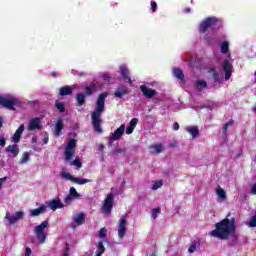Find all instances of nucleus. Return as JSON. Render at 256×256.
<instances>
[{
  "label": "nucleus",
  "instance_id": "39448f33",
  "mask_svg": "<svg viewBox=\"0 0 256 256\" xmlns=\"http://www.w3.org/2000/svg\"><path fill=\"white\" fill-rule=\"evenodd\" d=\"M19 99L16 97L7 98L3 95H0V105L4 107V109H9V111H15V107L19 105Z\"/></svg>",
  "mask_w": 256,
  "mask_h": 256
},
{
  "label": "nucleus",
  "instance_id": "5701e85b",
  "mask_svg": "<svg viewBox=\"0 0 256 256\" xmlns=\"http://www.w3.org/2000/svg\"><path fill=\"white\" fill-rule=\"evenodd\" d=\"M6 153H12L13 157L19 155V146L17 144L9 145L5 148Z\"/></svg>",
  "mask_w": 256,
  "mask_h": 256
},
{
  "label": "nucleus",
  "instance_id": "6e6d98bb",
  "mask_svg": "<svg viewBox=\"0 0 256 256\" xmlns=\"http://www.w3.org/2000/svg\"><path fill=\"white\" fill-rule=\"evenodd\" d=\"M174 131H179V123L175 122L173 126Z\"/></svg>",
  "mask_w": 256,
  "mask_h": 256
},
{
  "label": "nucleus",
  "instance_id": "6ab92c4d",
  "mask_svg": "<svg viewBox=\"0 0 256 256\" xmlns=\"http://www.w3.org/2000/svg\"><path fill=\"white\" fill-rule=\"evenodd\" d=\"M41 129V120L39 118H32L28 124V131H35Z\"/></svg>",
  "mask_w": 256,
  "mask_h": 256
},
{
  "label": "nucleus",
  "instance_id": "9b49d317",
  "mask_svg": "<svg viewBox=\"0 0 256 256\" xmlns=\"http://www.w3.org/2000/svg\"><path fill=\"white\" fill-rule=\"evenodd\" d=\"M101 89H103V84H98L97 82H93L92 84H90V86H87L85 88V93L86 95L91 96L93 95V93Z\"/></svg>",
  "mask_w": 256,
  "mask_h": 256
},
{
  "label": "nucleus",
  "instance_id": "2eb2a0df",
  "mask_svg": "<svg viewBox=\"0 0 256 256\" xmlns=\"http://www.w3.org/2000/svg\"><path fill=\"white\" fill-rule=\"evenodd\" d=\"M125 133V125L122 124L118 129L114 131V133L110 136V141H119L123 134Z\"/></svg>",
  "mask_w": 256,
  "mask_h": 256
},
{
  "label": "nucleus",
  "instance_id": "4c0bfd02",
  "mask_svg": "<svg viewBox=\"0 0 256 256\" xmlns=\"http://www.w3.org/2000/svg\"><path fill=\"white\" fill-rule=\"evenodd\" d=\"M62 177L68 181H72L73 183L75 182V177L67 172H63Z\"/></svg>",
  "mask_w": 256,
  "mask_h": 256
},
{
  "label": "nucleus",
  "instance_id": "49530a36",
  "mask_svg": "<svg viewBox=\"0 0 256 256\" xmlns=\"http://www.w3.org/2000/svg\"><path fill=\"white\" fill-rule=\"evenodd\" d=\"M121 153H123L122 148H116L113 151H111V155H119Z\"/></svg>",
  "mask_w": 256,
  "mask_h": 256
},
{
  "label": "nucleus",
  "instance_id": "f03ea898",
  "mask_svg": "<svg viewBox=\"0 0 256 256\" xmlns=\"http://www.w3.org/2000/svg\"><path fill=\"white\" fill-rule=\"evenodd\" d=\"M107 95L109 93L102 92L96 101V108L91 114L92 127L95 133L101 135L103 133V128H101V123L103 120L101 119V113H103V109H105V99H107Z\"/></svg>",
  "mask_w": 256,
  "mask_h": 256
},
{
  "label": "nucleus",
  "instance_id": "c03bdc74",
  "mask_svg": "<svg viewBox=\"0 0 256 256\" xmlns=\"http://www.w3.org/2000/svg\"><path fill=\"white\" fill-rule=\"evenodd\" d=\"M69 249H70V245H69V243H66V247L64 249L63 256H70L71 255V251Z\"/></svg>",
  "mask_w": 256,
  "mask_h": 256
},
{
  "label": "nucleus",
  "instance_id": "f257e3e1",
  "mask_svg": "<svg viewBox=\"0 0 256 256\" xmlns=\"http://www.w3.org/2000/svg\"><path fill=\"white\" fill-rule=\"evenodd\" d=\"M235 231H237V227L235 226V218H232L231 220L229 218H225L215 224V229L210 232V235L225 241L230 237H235V239H237Z\"/></svg>",
  "mask_w": 256,
  "mask_h": 256
},
{
  "label": "nucleus",
  "instance_id": "4468645a",
  "mask_svg": "<svg viewBox=\"0 0 256 256\" xmlns=\"http://www.w3.org/2000/svg\"><path fill=\"white\" fill-rule=\"evenodd\" d=\"M129 93V88L124 85H120L114 92V97H117L118 99H123V97H125V95H129Z\"/></svg>",
  "mask_w": 256,
  "mask_h": 256
},
{
  "label": "nucleus",
  "instance_id": "cd10ccee",
  "mask_svg": "<svg viewBox=\"0 0 256 256\" xmlns=\"http://www.w3.org/2000/svg\"><path fill=\"white\" fill-rule=\"evenodd\" d=\"M186 131L190 133V135H192L194 139H197V137H199V128H197L196 126H190L186 128Z\"/></svg>",
  "mask_w": 256,
  "mask_h": 256
},
{
  "label": "nucleus",
  "instance_id": "ea45409f",
  "mask_svg": "<svg viewBox=\"0 0 256 256\" xmlns=\"http://www.w3.org/2000/svg\"><path fill=\"white\" fill-rule=\"evenodd\" d=\"M160 187H163V180L156 181L153 184L152 189L153 191H157V189H160Z\"/></svg>",
  "mask_w": 256,
  "mask_h": 256
},
{
  "label": "nucleus",
  "instance_id": "e2e57ef3",
  "mask_svg": "<svg viewBox=\"0 0 256 256\" xmlns=\"http://www.w3.org/2000/svg\"><path fill=\"white\" fill-rule=\"evenodd\" d=\"M105 149V146L103 144L100 145V151H103Z\"/></svg>",
  "mask_w": 256,
  "mask_h": 256
},
{
  "label": "nucleus",
  "instance_id": "aec40b11",
  "mask_svg": "<svg viewBox=\"0 0 256 256\" xmlns=\"http://www.w3.org/2000/svg\"><path fill=\"white\" fill-rule=\"evenodd\" d=\"M59 95L61 97H66L67 95H73V87L66 85V86H62L59 89Z\"/></svg>",
  "mask_w": 256,
  "mask_h": 256
},
{
  "label": "nucleus",
  "instance_id": "de8ad7c7",
  "mask_svg": "<svg viewBox=\"0 0 256 256\" xmlns=\"http://www.w3.org/2000/svg\"><path fill=\"white\" fill-rule=\"evenodd\" d=\"M135 131V128H132V126H128L126 128V135H131Z\"/></svg>",
  "mask_w": 256,
  "mask_h": 256
},
{
  "label": "nucleus",
  "instance_id": "7c9ffc66",
  "mask_svg": "<svg viewBox=\"0 0 256 256\" xmlns=\"http://www.w3.org/2000/svg\"><path fill=\"white\" fill-rule=\"evenodd\" d=\"M74 183H77V185H85V183H91V179L75 177Z\"/></svg>",
  "mask_w": 256,
  "mask_h": 256
},
{
  "label": "nucleus",
  "instance_id": "393cba45",
  "mask_svg": "<svg viewBox=\"0 0 256 256\" xmlns=\"http://www.w3.org/2000/svg\"><path fill=\"white\" fill-rule=\"evenodd\" d=\"M173 75L177 79H180L182 83H185V74H183V70H181L180 68H174Z\"/></svg>",
  "mask_w": 256,
  "mask_h": 256
},
{
  "label": "nucleus",
  "instance_id": "338daca9",
  "mask_svg": "<svg viewBox=\"0 0 256 256\" xmlns=\"http://www.w3.org/2000/svg\"><path fill=\"white\" fill-rule=\"evenodd\" d=\"M48 141H49V139H45V140H44V143H48Z\"/></svg>",
  "mask_w": 256,
  "mask_h": 256
},
{
  "label": "nucleus",
  "instance_id": "412c9836",
  "mask_svg": "<svg viewBox=\"0 0 256 256\" xmlns=\"http://www.w3.org/2000/svg\"><path fill=\"white\" fill-rule=\"evenodd\" d=\"M74 223H76V225L81 226L85 224V213L83 212H79L75 215V217L73 218Z\"/></svg>",
  "mask_w": 256,
  "mask_h": 256
},
{
  "label": "nucleus",
  "instance_id": "3c124183",
  "mask_svg": "<svg viewBox=\"0 0 256 256\" xmlns=\"http://www.w3.org/2000/svg\"><path fill=\"white\" fill-rule=\"evenodd\" d=\"M5 145H7V141L5 140V138H1L0 139V147H5Z\"/></svg>",
  "mask_w": 256,
  "mask_h": 256
},
{
  "label": "nucleus",
  "instance_id": "473e14b6",
  "mask_svg": "<svg viewBox=\"0 0 256 256\" xmlns=\"http://www.w3.org/2000/svg\"><path fill=\"white\" fill-rule=\"evenodd\" d=\"M221 53H223L224 55H227L229 53V42L224 41L221 44Z\"/></svg>",
  "mask_w": 256,
  "mask_h": 256
},
{
  "label": "nucleus",
  "instance_id": "b1692460",
  "mask_svg": "<svg viewBox=\"0 0 256 256\" xmlns=\"http://www.w3.org/2000/svg\"><path fill=\"white\" fill-rule=\"evenodd\" d=\"M65 125L63 124V120L58 119L55 125V136L59 137L61 135V132L63 131Z\"/></svg>",
  "mask_w": 256,
  "mask_h": 256
},
{
  "label": "nucleus",
  "instance_id": "13d9d810",
  "mask_svg": "<svg viewBox=\"0 0 256 256\" xmlns=\"http://www.w3.org/2000/svg\"><path fill=\"white\" fill-rule=\"evenodd\" d=\"M184 13H191V8H185Z\"/></svg>",
  "mask_w": 256,
  "mask_h": 256
},
{
  "label": "nucleus",
  "instance_id": "f704fd0d",
  "mask_svg": "<svg viewBox=\"0 0 256 256\" xmlns=\"http://www.w3.org/2000/svg\"><path fill=\"white\" fill-rule=\"evenodd\" d=\"M70 165H73L76 167V169H81V167H83V163H81L79 158H76L74 161L70 162Z\"/></svg>",
  "mask_w": 256,
  "mask_h": 256
},
{
  "label": "nucleus",
  "instance_id": "ddd939ff",
  "mask_svg": "<svg viewBox=\"0 0 256 256\" xmlns=\"http://www.w3.org/2000/svg\"><path fill=\"white\" fill-rule=\"evenodd\" d=\"M140 91L146 97L147 99H153L155 95H157V91L153 89H148L146 85H141L140 86Z\"/></svg>",
  "mask_w": 256,
  "mask_h": 256
},
{
  "label": "nucleus",
  "instance_id": "5fc2aeb1",
  "mask_svg": "<svg viewBox=\"0 0 256 256\" xmlns=\"http://www.w3.org/2000/svg\"><path fill=\"white\" fill-rule=\"evenodd\" d=\"M252 195H256V184H254L251 188Z\"/></svg>",
  "mask_w": 256,
  "mask_h": 256
},
{
  "label": "nucleus",
  "instance_id": "4be33fe9",
  "mask_svg": "<svg viewBox=\"0 0 256 256\" xmlns=\"http://www.w3.org/2000/svg\"><path fill=\"white\" fill-rule=\"evenodd\" d=\"M47 211V206L41 205L39 208L33 209L30 211L31 217H39L42 213H45Z\"/></svg>",
  "mask_w": 256,
  "mask_h": 256
},
{
  "label": "nucleus",
  "instance_id": "864d4df0",
  "mask_svg": "<svg viewBox=\"0 0 256 256\" xmlns=\"http://www.w3.org/2000/svg\"><path fill=\"white\" fill-rule=\"evenodd\" d=\"M102 79H104V81L107 82V81H109V79H111V78L109 77V74H103V75H102Z\"/></svg>",
  "mask_w": 256,
  "mask_h": 256
},
{
  "label": "nucleus",
  "instance_id": "6e6552de",
  "mask_svg": "<svg viewBox=\"0 0 256 256\" xmlns=\"http://www.w3.org/2000/svg\"><path fill=\"white\" fill-rule=\"evenodd\" d=\"M127 214H124L118 222V237L123 239L127 233Z\"/></svg>",
  "mask_w": 256,
  "mask_h": 256
},
{
  "label": "nucleus",
  "instance_id": "423d86ee",
  "mask_svg": "<svg viewBox=\"0 0 256 256\" xmlns=\"http://www.w3.org/2000/svg\"><path fill=\"white\" fill-rule=\"evenodd\" d=\"M77 147V140L71 138L64 150L65 155V161H71L73 159V156L75 155V148Z\"/></svg>",
  "mask_w": 256,
  "mask_h": 256
},
{
  "label": "nucleus",
  "instance_id": "a211bd4d",
  "mask_svg": "<svg viewBox=\"0 0 256 256\" xmlns=\"http://www.w3.org/2000/svg\"><path fill=\"white\" fill-rule=\"evenodd\" d=\"M23 131H25V124H21L19 128L16 130L12 137V143H19L21 141V135H23Z\"/></svg>",
  "mask_w": 256,
  "mask_h": 256
},
{
  "label": "nucleus",
  "instance_id": "09e8293b",
  "mask_svg": "<svg viewBox=\"0 0 256 256\" xmlns=\"http://www.w3.org/2000/svg\"><path fill=\"white\" fill-rule=\"evenodd\" d=\"M250 227H256V216H253L250 220Z\"/></svg>",
  "mask_w": 256,
  "mask_h": 256
},
{
  "label": "nucleus",
  "instance_id": "774afa93",
  "mask_svg": "<svg viewBox=\"0 0 256 256\" xmlns=\"http://www.w3.org/2000/svg\"><path fill=\"white\" fill-rule=\"evenodd\" d=\"M254 113L256 114V107L253 109Z\"/></svg>",
  "mask_w": 256,
  "mask_h": 256
},
{
  "label": "nucleus",
  "instance_id": "79ce46f5",
  "mask_svg": "<svg viewBox=\"0 0 256 256\" xmlns=\"http://www.w3.org/2000/svg\"><path fill=\"white\" fill-rule=\"evenodd\" d=\"M100 239H105L107 237V228H101L99 231Z\"/></svg>",
  "mask_w": 256,
  "mask_h": 256
},
{
  "label": "nucleus",
  "instance_id": "0eeeda50",
  "mask_svg": "<svg viewBox=\"0 0 256 256\" xmlns=\"http://www.w3.org/2000/svg\"><path fill=\"white\" fill-rule=\"evenodd\" d=\"M113 199H115V194L110 193L104 200L102 211L104 212V215H106L107 217L111 215V209H113Z\"/></svg>",
  "mask_w": 256,
  "mask_h": 256
},
{
  "label": "nucleus",
  "instance_id": "f8f14e48",
  "mask_svg": "<svg viewBox=\"0 0 256 256\" xmlns=\"http://www.w3.org/2000/svg\"><path fill=\"white\" fill-rule=\"evenodd\" d=\"M23 217H25V213L23 211H18L10 217L6 216L5 219H7V221L10 223V225H15V223H17V221L23 219Z\"/></svg>",
  "mask_w": 256,
  "mask_h": 256
},
{
  "label": "nucleus",
  "instance_id": "0e129e2a",
  "mask_svg": "<svg viewBox=\"0 0 256 256\" xmlns=\"http://www.w3.org/2000/svg\"><path fill=\"white\" fill-rule=\"evenodd\" d=\"M71 229H73V231H75V230L77 229V226L72 225V226H71Z\"/></svg>",
  "mask_w": 256,
  "mask_h": 256
},
{
  "label": "nucleus",
  "instance_id": "69168bd1",
  "mask_svg": "<svg viewBox=\"0 0 256 256\" xmlns=\"http://www.w3.org/2000/svg\"><path fill=\"white\" fill-rule=\"evenodd\" d=\"M109 145H113V142H112V140H110V141H109Z\"/></svg>",
  "mask_w": 256,
  "mask_h": 256
},
{
  "label": "nucleus",
  "instance_id": "c85d7f7f",
  "mask_svg": "<svg viewBox=\"0 0 256 256\" xmlns=\"http://www.w3.org/2000/svg\"><path fill=\"white\" fill-rule=\"evenodd\" d=\"M233 125H235V121L233 119H230L227 123H225L222 128L223 135H225V133H227V131H229V128L233 127Z\"/></svg>",
  "mask_w": 256,
  "mask_h": 256
},
{
  "label": "nucleus",
  "instance_id": "58836bf2",
  "mask_svg": "<svg viewBox=\"0 0 256 256\" xmlns=\"http://www.w3.org/2000/svg\"><path fill=\"white\" fill-rule=\"evenodd\" d=\"M197 243H199L198 241H194L190 247L188 248V253H193L194 251H197Z\"/></svg>",
  "mask_w": 256,
  "mask_h": 256
},
{
  "label": "nucleus",
  "instance_id": "680f3d73",
  "mask_svg": "<svg viewBox=\"0 0 256 256\" xmlns=\"http://www.w3.org/2000/svg\"><path fill=\"white\" fill-rule=\"evenodd\" d=\"M204 40L206 41V43H209V36H206Z\"/></svg>",
  "mask_w": 256,
  "mask_h": 256
},
{
  "label": "nucleus",
  "instance_id": "052dcab7",
  "mask_svg": "<svg viewBox=\"0 0 256 256\" xmlns=\"http://www.w3.org/2000/svg\"><path fill=\"white\" fill-rule=\"evenodd\" d=\"M52 77H57V72H51Z\"/></svg>",
  "mask_w": 256,
  "mask_h": 256
},
{
  "label": "nucleus",
  "instance_id": "f3484780",
  "mask_svg": "<svg viewBox=\"0 0 256 256\" xmlns=\"http://www.w3.org/2000/svg\"><path fill=\"white\" fill-rule=\"evenodd\" d=\"M48 207L52 211H57V209H63L65 207V204H63L60 199H53L48 202Z\"/></svg>",
  "mask_w": 256,
  "mask_h": 256
},
{
  "label": "nucleus",
  "instance_id": "c756f323",
  "mask_svg": "<svg viewBox=\"0 0 256 256\" xmlns=\"http://www.w3.org/2000/svg\"><path fill=\"white\" fill-rule=\"evenodd\" d=\"M196 89L197 91H203V89H207V82H205L204 80H198L196 82Z\"/></svg>",
  "mask_w": 256,
  "mask_h": 256
},
{
  "label": "nucleus",
  "instance_id": "bb28decb",
  "mask_svg": "<svg viewBox=\"0 0 256 256\" xmlns=\"http://www.w3.org/2000/svg\"><path fill=\"white\" fill-rule=\"evenodd\" d=\"M85 105V94L78 93L76 95V107H83Z\"/></svg>",
  "mask_w": 256,
  "mask_h": 256
},
{
  "label": "nucleus",
  "instance_id": "2f4dec72",
  "mask_svg": "<svg viewBox=\"0 0 256 256\" xmlns=\"http://www.w3.org/2000/svg\"><path fill=\"white\" fill-rule=\"evenodd\" d=\"M55 107L58 111L61 113H65V103L59 102V100H56L55 102Z\"/></svg>",
  "mask_w": 256,
  "mask_h": 256
},
{
  "label": "nucleus",
  "instance_id": "a18cd8bd",
  "mask_svg": "<svg viewBox=\"0 0 256 256\" xmlns=\"http://www.w3.org/2000/svg\"><path fill=\"white\" fill-rule=\"evenodd\" d=\"M137 123H139V119L132 118L129 126L135 129L137 127Z\"/></svg>",
  "mask_w": 256,
  "mask_h": 256
},
{
  "label": "nucleus",
  "instance_id": "37998d69",
  "mask_svg": "<svg viewBox=\"0 0 256 256\" xmlns=\"http://www.w3.org/2000/svg\"><path fill=\"white\" fill-rule=\"evenodd\" d=\"M97 249H98V253H102V254L105 253V246L103 245V241H100L98 243Z\"/></svg>",
  "mask_w": 256,
  "mask_h": 256
},
{
  "label": "nucleus",
  "instance_id": "4d7b16f0",
  "mask_svg": "<svg viewBox=\"0 0 256 256\" xmlns=\"http://www.w3.org/2000/svg\"><path fill=\"white\" fill-rule=\"evenodd\" d=\"M6 179H7V177L0 178V188L3 187V183H5Z\"/></svg>",
  "mask_w": 256,
  "mask_h": 256
},
{
  "label": "nucleus",
  "instance_id": "a878e982",
  "mask_svg": "<svg viewBox=\"0 0 256 256\" xmlns=\"http://www.w3.org/2000/svg\"><path fill=\"white\" fill-rule=\"evenodd\" d=\"M208 73L211 74L214 83H221V78H219V73H217V69L215 67L210 68Z\"/></svg>",
  "mask_w": 256,
  "mask_h": 256
},
{
  "label": "nucleus",
  "instance_id": "e433bc0d",
  "mask_svg": "<svg viewBox=\"0 0 256 256\" xmlns=\"http://www.w3.org/2000/svg\"><path fill=\"white\" fill-rule=\"evenodd\" d=\"M151 213H152V219H157V215L161 213V207L153 208Z\"/></svg>",
  "mask_w": 256,
  "mask_h": 256
},
{
  "label": "nucleus",
  "instance_id": "a19ab883",
  "mask_svg": "<svg viewBox=\"0 0 256 256\" xmlns=\"http://www.w3.org/2000/svg\"><path fill=\"white\" fill-rule=\"evenodd\" d=\"M27 161H29V154L25 152L20 160V165H24V163H27Z\"/></svg>",
  "mask_w": 256,
  "mask_h": 256
},
{
  "label": "nucleus",
  "instance_id": "20e7f679",
  "mask_svg": "<svg viewBox=\"0 0 256 256\" xmlns=\"http://www.w3.org/2000/svg\"><path fill=\"white\" fill-rule=\"evenodd\" d=\"M48 227H49V221L45 220L40 225L34 228V233L40 245H43V243H45V241L47 240V233H45V229H47Z\"/></svg>",
  "mask_w": 256,
  "mask_h": 256
},
{
  "label": "nucleus",
  "instance_id": "dca6fc26",
  "mask_svg": "<svg viewBox=\"0 0 256 256\" xmlns=\"http://www.w3.org/2000/svg\"><path fill=\"white\" fill-rule=\"evenodd\" d=\"M120 75L122 76V79H124L125 83L133 85V80L129 77V68H127V66H120Z\"/></svg>",
  "mask_w": 256,
  "mask_h": 256
},
{
  "label": "nucleus",
  "instance_id": "603ef678",
  "mask_svg": "<svg viewBox=\"0 0 256 256\" xmlns=\"http://www.w3.org/2000/svg\"><path fill=\"white\" fill-rule=\"evenodd\" d=\"M31 253H32L31 248L27 247L24 256H31Z\"/></svg>",
  "mask_w": 256,
  "mask_h": 256
},
{
  "label": "nucleus",
  "instance_id": "1a4fd4ad",
  "mask_svg": "<svg viewBox=\"0 0 256 256\" xmlns=\"http://www.w3.org/2000/svg\"><path fill=\"white\" fill-rule=\"evenodd\" d=\"M222 68L225 73V80L229 81L231 75H233V64L228 59H225L222 63Z\"/></svg>",
  "mask_w": 256,
  "mask_h": 256
},
{
  "label": "nucleus",
  "instance_id": "8fccbe9b",
  "mask_svg": "<svg viewBox=\"0 0 256 256\" xmlns=\"http://www.w3.org/2000/svg\"><path fill=\"white\" fill-rule=\"evenodd\" d=\"M151 7H152L153 13L157 12V2L152 1L151 2Z\"/></svg>",
  "mask_w": 256,
  "mask_h": 256
},
{
  "label": "nucleus",
  "instance_id": "7ed1b4c3",
  "mask_svg": "<svg viewBox=\"0 0 256 256\" xmlns=\"http://www.w3.org/2000/svg\"><path fill=\"white\" fill-rule=\"evenodd\" d=\"M223 27V22L217 17H207L199 24V33H207L209 29L219 31Z\"/></svg>",
  "mask_w": 256,
  "mask_h": 256
},
{
  "label": "nucleus",
  "instance_id": "9d476101",
  "mask_svg": "<svg viewBox=\"0 0 256 256\" xmlns=\"http://www.w3.org/2000/svg\"><path fill=\"white\" fill-rule=\"evenodd\" d=\"M79 197H81V195L77 193V189H75V187H71L69 195L64 198V203L69 205V203H72L75 199H79Z\"/></svg>",
  "mask_w": 256,
  "mask_h": 256
},
{
  "label": "nucleus",
  "instance_id": "bf43d9fd",
  "mask_svg": "<svg viewBox=\"0 0 256 256\" xmlns=\"http://www.w3.org/2000/svg\"><path fill=\"white\" fill-rule=\"evenodd\" d=\"M3 127V118L0 117V129Z\"/></svg>",
  "mask_w": 256,
  "mask_h": 256
},
{
  "label": "nucleus",
  "instance_id": "c9c22d12",
  "mask_svg": "<svg viewBox=\"0 0 256 256\" xmlns=\"http://www.w3.org/2000/svg\"><path fill=\"white\" fill-rule=\"evenodd\" d=\"M216 193H217V195L220 199H226L227 198V194L225 193V190H223V188L217 189Z\"/></svg>",
  "mask_w": 256,
  "mask_h": 256
},
{
  "label": "nucleus",
  "instance_id": "72a5a7b5",
  "mask_svg": "<svg viewBox=\"0 0 256 256\" xmlns=\"http://www.w3.org/2000/svg\"><path fill=\"white\" fill-rule=\"evenodd\" d=\"M150 149H154V151H156V153H163V144H155L150 146Z\"/></svg>",
  "mask_w": 256,
  "mask_h": 256
}]
</instances>
